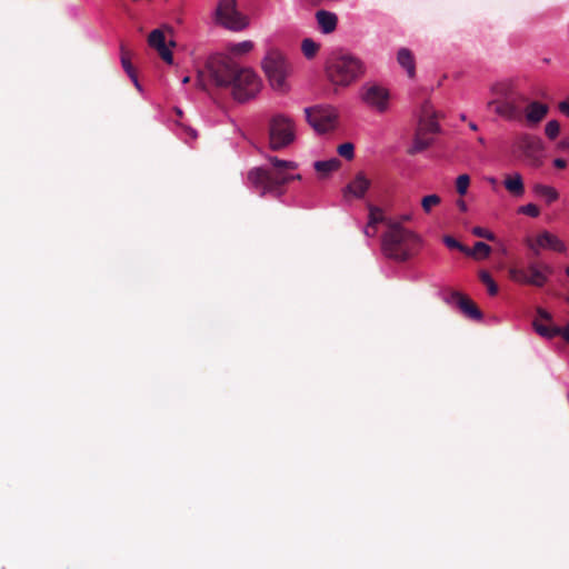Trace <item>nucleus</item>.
Wrapping results in <instances>:
<instances>
[{
    "mask_svg": "<svg viewBox=\"0 0 569 569\" xmlns=\"http://www.w3.org/2000/svg\"><path fill=\"white\" fill-rule=\"evenodd\" d=\"M206 68L212 83L218 88L230 89L231 96L238 102H246L260 91L261 81L256 72L241 67L230 56H212Z\"/></svg>",
    "mask_w": 569,
    "mask_h": 569,
    "instance_id": "f257e3e1",
    "label": "nucleus"
},
{
    "mask_svg": "<svg viewBox=\"0 0 569 569\" xmlns=\"http://www.w3.org/2000/svg\"><path fill=\"white\" fill-rule=\"evenodd\" d=\"M271 167L262 166L248 172V181L252 189L260 196L270 194L279 198L284 193V186L292 180H301L300 174H291L297 169L293 161L282 160L277 157L268 158Z\"/></svg>",
    "mask_w": 569,
    "mask_h": 569,
    "instance_id": "f03ea898",
    "label": "nucleus"
},
{
    "mask_svg": "<svg viewBox=\"0 0 569 569\" xmlns=\"http://www.w3.org/2000/svg\"><path fill=\"white\" fill-rule=\"evenodd\" d=\"M495 98L488 101L487 107L507 121H521L525 103L528 97L518 90L512 81L497 82L491 87Z\"/></svg>",
    "mask_w": 569,
    "mask_h": 569,
    "instance_id": "7ed1b4c3",
    "label": "nucleus"
},
{
    "mask_svg": "<svg viewBox=\"0 0 569 569\" xmlns=\"http://www.w3.org/2000/svg\"><path fill=\"white\" fill-rule=\"evenodd\" d=\"M421 246V238L402 227L400 222H388V230L382 236L383 253L396 261H407Z\"/></svg>",
    "mask_w": 569,
    "mask_h": 569,
    "instance_id": "20e7f679",
    "label": "nucleus"
},
{
    "mask_svg": "<svg viewBox=\"0 0 569 569\" xmlns=\"http://www.w3.org/2000/svg\"><path fill=\"white\" fill-rule=\"evenodd\" d=\"M366 72L363 62L349 53L330 57L326 63L328 80L335 86L348 87Z\"/></svg>",
    "mask_w": 569,
    "mask_h": 569,
    "instance_id": "39448f33",
    "label": "nucleus"
},
{
    "mask_svg": "<svg viewBox=\"0 0 569 569\" xmlns=\"http://www.w3.org/2000/svg\"><path fill=\"white\" fill-rule=\"evenodd\" d=\"M262 68L274 90L281 92L288 90L286 79L290 72V67L280 51L270 50L262 61Z\"/></svg>",
    "mask_w": 569,
    "mask_h": 569,
    "instance_id": "423d86ee",
    "label": "nucleus"
},
{
    "mask_svg": "<svg viewBox=\"0 0 569 569\" xmlns=\"http://www.w3.org/2000/svg\"><path fill=\"white\" fill-rule=\"evenodd\" d=\"M508 273L517 283L541 288L548 282L552 269L547 263L530 262L527 268L510 267Z\"/></svg>",
    "mask_w": 569,
    "mask_h": 569,
    "instance_id": "0eeeda50",
    "label": "nucleus"
},
{
    "mask_svg": "<svg viewBox=\"0 0 569 569\" xmlns=\"http://www.w3.org/2000/svg\"><path fill=\"white\" fill-rule=\"evenodd\" d=\"M293 121L283 114H276L269 121V144L272 150H281L295 141Z\"/></svg>",
    "mask_w": 569,
    "mask_h": 569,
    "instance_id": "6e6552de",
    "label": "nucleus"
},
{
    "mask_svg": "<svg viewBox=\"0 0 569 569\" xmlns=\"http://www.w3.org/2000/svg\"><path fill=\"white\" fill-rule=\"evenodd\" d=\"M213 20L218 26L231 31H241L248 26L247 18L237 8V0H219Z\"/></svg>",
    "mask_w": 569,
    "mask_h": 569,
    "instance_id": "1a4fd4ad",
    "label": "nucleus"
},
{
    "mask_svg": "<svg viewBox=\"0 0 569 569\" xmlns=\"http://www.w3.org/2000/svg\"><path fill=\"white\" fill-rule=\"evenodd\" d=\"M308 123L318 132L326 133L335 129L338 113L331 106H313L305 109Z\"/></svg>",
    "mask_w": 569,
    "mask_h": 569,
    "instance_id": "9d476101",
    "label": "nucleus"
},
{
    "mask_svg": "<svg viewBox=\"0 0 569 569\" xmlns=\"http://www.w3.org/2000/svg\"><path fill=\"white\" fill-rule=\"evenodd\" d=\"M360 100L370 109L383 113L389 109L390 92L377 83H365L359 91Z\"/></svg>",
    "mask_w": 569,
    "mask_h": 569,
    "instance_id": "9b49d317",
    "label": "nucleus"
},
{
    "mask_svg": "<svg viewBox=\"0 0 569 569\" xmlns=\"http://www.w3.org/2000/svg\"><path fill=\"white\" fill-rule=\"evenodd\" d=\"M516 147L531 166L539 167L542 163L545 148L539 137L522 133L517 138Z\"/></svg>",
    "mask_w": 569,
    "mask_h": 569,
    "instance_id": "f8f14e48",
    "label": "nucleus"
},
{
    "mask_svg": "<svg viewBox=\"0 0 569 569\" xmlns=\"http://www.w3.org/2000/svg\"><path fill=\"white\" fill-rule=\"evenodd\" d=\"M148 44L154 49L161 59L169 63H173V54L170 50V47H174V41H169V46L167 44L166 37L162 29H154L148 36Z\"/></svg>",
    "mask_w": 569,
    "mask_h": 569,
    "instance_id": "ddd939ff",
    "label": "nucleus"
},
{
    "mask_svg": "<svg viewBox=\"0 0 569 569\" xmlns=\"http://www.w3.org/2000/svg\"><path fill=\"white\" fill-rule=\"evenodd\" d=\"M527 244L537 256L539 254V249H550L557 252L566 251L565 243L549 231L539 233L535 241L528 239Z\"/></svg>",
    "mask_w": 569,
    "mask_h": 569,
    "instance_id": "4468645a",
    "label": "nucleus"
},
{
    "mask_svg": "<svg viewBox=\"0 0 569 569\" xmlns=\"http://www.w3.org/2000/svg\"><path fill=\"white\" fill-rule=\"evenodd\" d=\"M448 303H455L460 311L471 320H481L482 312L478 306L467 296L458 291H452L447 299Z\"/></svg>",
    "mask_w": 569,
    "mask_h": 569,
    "instance_id": "2eb2a0df",
    "label": "nucleus"
},
{
    "mask_svg": "<svg viewBox=\"0 0 569 569\" xmlns=\"http://www.w3.org/2000/svg\"><path fill=\"white\" fill-rule=\"evenodd\" d=\"M549 106L538 100H530L528 98V102L525 103L523 107V116L528 126H538L548 114Z\"/></svg>",
    "mask_w": 569,
    "mask_h": 569,
    "instance_id": "dca6fc26",
    "label": "nucleus"
},
{
    "mask_svg": "<svg viewBox=\"0 0 569 569\" xmlns=\"http://www.w3.org/2000/svg\"><path fill=\"white\" fill-rule=\"evenodd\" d=\"M370 187V180L365 176L363 172H358L355 179L347 184L343 190L345 197L352 194L356 198H362Z\"/></svg>",
    "mask_w": 569,
    "mask_h": 569,
    "instance_id": "f3484780",
    "label": "nucleus"
},
{
    "mask_svg": "<svg viewBox=\"0 0 569 569\" xmlns=\"http://www.w3.org/2000/svg\"><path fill=\"white\" fill-rule=\"evenodd\" d=\"M417 130L425 131L427 134L438 133L440 131V127L437 122L436 112L430 111L429 108L426 107Z\"/></svg>",
    "mask_w": 569,
    "mask_h": 569,
    "instance_id": "a211bd4d",
    "label": "nucleus"
},
{
    "mask_svg": "<svg viewBox=\"0 0 569 569\" xmlns=\"http://www.w3.org/2000/svg\"><path fill=\"white\" fill-rule=\"evenodd\" d=\"M503 186L507 191L516 198H520L525 193L523 179L522 176L518 172L513 174H507L503 180Z\"/></svg>",
    "mask_w": 569,
    "mask_h": 569,
    "instance_id": "6ab92c4d",
    "label": "nucleus"
},
{
    "mask_svg": "<svg viewBox=\"0 0 569 569\" xmlns=\"http://www.w3.org/2000/svg\"><path fill=\"white\" fill-rule=\"evenodd\" d=\"M316 18L323 33H331L336 30L338 18L335 13L326 10H319L316 13Z\"/></svg>",
    "mask_w": 569,
    "mask_h": 569,
    "instance_id": "aec40b11",
    "label": "nucleus"
},
{
    "mask_svg": "<svg viewBox=\"0 0 569 569\" xmlns=\"http://www.w3.org/2000/svg\"><path fill=\"white\" fill-rule=\"evenodd\" d=\"M120 54H121V64H122V68L124 69L126 73L129 76V78L132 80L134 87L138 89V90H141V86L138 81V77H137V73H136V70L131 63V53L129 50H127V48L121 44L120 47Z\"/></svg>",
    "mask_w": 569,
    "mask_h": 569,
    "instance_id": "412c9836",
    "label": "nucleus"
},
{
    "mask_svg": "<svg viewBox=\"0 0 569 569\" xmlns=\"http://www.w3.org/2000/svg\"><path fill=\"white\" fill-rule=\"evenodd\" d=\"M397 60L399 64L407 70L408 76L413 78L416 73V66L411 51L407 48H401L398 51Z\"/></svg>",
    "mask_w": 569,
    "mask_h": 569,
    "instance_id": "4be33fe9",
    "label": "nucleus"
},
{
    "mask_svg": "<svg viewBox=\"0 0 569 569\" xmlns=\"http://www.w3.org/2000/svg\"><path fill=\"white\" fill-rule=\"evenodd\" d=\"M533 192L545 199L547 204H551L552 202L557 201L559 198V192L550 186L542 184V183H536L533 186Z\"/></svg>",
    "mask_w": 569,
    "mask_h": 569,
    "instance_id": "5701e85b",
    "label": "nucleus"
},
{
    "mask_svg": "<svg viewBox=\"0 0 569 569\" xmlns=\"http://www.w3.org/2000/svg\"><path fill=\"white\" fill-rule=\"evenodd\" d=\"M432 143V138L429 134L425 133V131L417 130L413 144L409 149V153L415 154L423 151Z\"/></svg>",
    "mask_w": 569,
    "mask_h": 569,
    "instance_id": "b1692460",
    "label": "nucleus"
},
{
    "mask_svg": "<svg viewBox=\"0 0 569 569\" xmlns=\"http://www.w3.org/2000/svg\"><path fill=\"white\" fill-rule=\"evenodd\" d=\"M341 161L338 158H332L325 161H316L315 170L322 176L333 172L339 169Z\"/></svg>",
    "mask_w": 569,
    "mask_h": 569,
    "instance_id": "393cba45",
    "label": "nucleus"
},
{
    "mask_svg": "<svg viewBox=\"0 0 569 569\" xmlns=\"http://www.w3.org/2000/svg\"><path fill=\"white\" fill-rule=\"evenodd\" d=\"M368 222L375 226H378L379 223H386L388 226V222L392 221L386 218L385 212L381 208L369 204Z\"/></svg>",
    "mask_w": 569,
    "mask_h": 569,
    "instance_id": "a878e982",
    "label": "nucleus"
},
{
    "mask_svg": "<svg viewBox=\"0 0 569 569\" xmlns=\"http://www.w3.org/2000/svg\"><path fill=\"white\" fill-rule=\"evenodd\" d=\"M532 326L537 333L546 338H553L559 336L560 328L559 327H549L540 322L539 319L533 320Z\"/></svg>",
    "mask_w": 569,
    "mask_h": 569,
    "instance_id": "bb28decb",
    "label": "nucleus"
},
{
    "mask_svg": "<svg viewBox=\"0 0 569 569\" xmlns=\"http://www.w3.org/2000/svg\"><path fill=\"white\" fill-rule=\"evenodd\" d=\"M421 208L426 214H430L436 207H438L441 203L440 196L432 193L425 196L421 199Z\"/></svg>",
    "mask_w": 569,
    "mask_h": 569,
    "instance_id": "cd10ccee",
    "label": "nucleus"
},
{
    "mask_svg": "<svg viewBox=\"0 0 569 569\" xmlns=\"http://www.w3.org/2000/svg\"><path fill=\"white\" fill-rule=\"evenodd\" d=\"M253 49V42L246 40L238 43H232L228 47V51L234 56H242L250 52Z\"/></svg>",
    "mask_w": 569,
    "mask_h": 569,
    "instance_id": "c85d7f7f",
    "label": "nucleus"
},
{
    "mask_svg": "<svg viewBox=\"0 0 569 569\" xmlns=\"http://www.w3.org/2000/svg\"><path fill=\"white\" fill-rule=\"evenodd\" d=\"M479 279L487 287L488 293L490 296H496L498 293V284L495 282V280L492 279L491 274L488 271L481 270L479 272Z\"/></svg>",
    "mask_w": 569,
    "mask_h": 569,
    "instance_id": "c756f323",
    "label": "nucleus"
},
{
    "mask_svg": "<svg viewBox=\"0 0 569 569\" xmlns=\"http://www.w3.org/2000/svg\"><path fill=\"white\" fill-rule=\"evenodd\" d=\"M490 252L491 248L487 243L478 241L475 243L473 249H470V253L467 254L476 258H487Z\"/></svg>",
    "mask_w": 569,
    "mask_h": 569,
    "instance_id": "7c9ffc66",
    "label": "nucleus"
},
{
    "mask_svg": "<svg viewBox=\"0 0 569 569\" xmlns=\"http://www.w3.org/2000/svg\"><path fill=\"white\" fill-rule=\"evenodd\" d=\"M301 50L306 58L311 59L318 52L319 44L316 43L312 39L307 38L301 43Z\"/></svg>",
    "mask_w": 569,
    "mask_h": 569,
    "instance_id": "2f4dec72",
    "label": "nucleus"
},
{
    "mask_svg": "<svg viewBox=\"0 0 569 569\" xmlns=\"http://www.w3.org/2000/svg\"><path fill=\"white\" fill-rule=\"evenodd\" d=\"M545 133L550 140H555L560 133V123L557 120H550L545 127Z\"/></svg>",
    "mask_w": 569,
    "mask_h": 569,
    "instance_id": "473e14b6",
    "label": "nucleus"
},
{
    "mask_svg": "<svg viewBox=\"0 0 569 569\" xmlns=\"http://www.w3.org/2000/svg\"><path fill=\"white\" fill-rule=\"evenodd\" d=\"M470 184V177L468 174H460L456 180V189L460 196H465Z\"/></svg>",
    "mask_w": 569,
    "mask_h": 569,
    "instance_id": "72a5a7b5",
    "label": "nucleus"
},
{
    "mask_svg": "<svg viewBox=\"0 0 569 569\" xmlns=\"http://www.w3.org/2000/svg\"><path fill=\"white\" fill-rule=\"evenodd\" d=\"M442 240L443 243L450 249H457L463 253H470V249L468 247L463 246L451 236H445Z\"/></svg>",
    "mask_w": 569,
    "mask_h": 569,
    "instance_id": "f704fd0d",
    "label": "nucleus"
},
{
    "mask_svg": "<svg viewBox=\"0 0 569 569\" xmlns=\"http://www.w3.org/2000/svg\"><path fill=\"white\" fill-rule=\"evenodd\" d=\"M338 153L348 160H351L355 156V147L351 142H345L338 147Z\"/></svg>",
    "mask_w": 569,
    "mask_h": 569,
    "instance_id": "c9c22d12",
    "label": "nucleus"
},
{
    "mask_svg": "<svg viewBox=\"0 0 569 569\" xmlns=\"http://www.w3.org/2000/svg\"><path fill=\"white\" fill-rule=\"evenodd\" d=\"M518 212L532 218H537L540 214V209L535 203H528L519 207Z\"/></svg>",
    "mask_w": 569,
    "mask_h": 569,
    "instance_id": "e433bc0d",
    "label": "nucleus"
},
{
    "mask_svg": "<svg viewBox=\"0 0 569 569\" xmlns=\"http://www.w3.org/2000/svg\"><path fill=\"white\" fill-rule=\"evenodd\" d=\"M471 232L476 237L485 238L489 241H495V239H496V236L491 231H489L482 227H475V228H472Z\"/></svg>",
    "mask_w": 569,
    "mask_h": 569,
    "instance_id": "4c0bfd02",
    "label": "nucleus"
},
{
    "mask_svg": "<svg viewBox=\"0 0 569 569\" xmlns=\"http://www.w3.org/2000/svg\"><path fill=\"white\" fill-rule=\"evenodd\" d=\"M559 111L569 118V97L558 103Z\"/></svg>",
    "mask_w": 569,
    "mask_h": 569,
    "instance_id": "58836bf2",
    "label": "nucleus"
},
{
    "mask_svg": "<svg viewBox=\"0 0 569 569\" xmlns=\"http://www.w3.org/2000/svg\"><path fill=\"white\" fill-rule=\"evenodd\" d=\"M377 226L375 224H371L370 222L367 223L366 228H365V234L367 237H375L377 234Z\"/></svg>",
    "mask_w": 569,
    "mask_h": 569,
    "instance_id": "ea45409f",
    "label": "nucleus"
},
{
    "mask_svg": "<svg viewBox=\"0 0 569 569\" xmlns=\"http://www.w3.org/2000/svg\"><path fill=\"white\" fill-rule=\"evenodd\" d=\"M537 313H538L539 319H541V320L550 322L552 319L551 315L542 308H538Z\"/></svg>",
    "mask_w": 569,
    "mask_h": 569,
    "instance_id": "a19ab883",
    "label": "nucleus"
},
{
    "mask_svg": "<svg viewBox=\"0 0 569 569\" xmlns=\"http://www.w3.org/2000/svg\"><path fill=\"white\" fill-rule=\"evenodd\" d=\"M553 166L558 169H565L567 167V161L562 158H557L553 161Z\"/></svg>",
    "mask_w": 569,
    "mask_h": 569,
    "instance_id": "79ce46f5",
    "label": "nucleus"
},
{
    "mask_svg": "<svg viewBox=\"0 0 569 569\" xmlns=\"http://www.w3.org/2000/svg\"><path fill=\"white\" fill-rule=\"evenodd\" d=\"M559 336H561L567 342H569V323L563 328H560Z\"/></svg>",
    "mask_w": 569,
    "mask_h": 569,
    "instance_id": "37998d69",
    "label": "nucleus"
},
{
    "mask_svg": "<svg viewBox=\"0 0 569 569\" xmlns=\"http://www.w3.org/2000/svg\"><path fill=\"white\" fill-rule=\"evenodd\" d=\"M457 206L462 212H466L468 209L467 203L461 199L457 201Z\"/></svg>",
    "mask_w": 569,
    "mask_h": 569,
    "instance_id": "c03bdc74",
    "label": "nucleus"
},
{
    "mask_svg": "<svg viewBox=\"0 0 569 569\" xmlns=\"http://www.w3.org/2000/svg\"><path fill=\"white\" fill-rule=\"evenodd\" d=\"M198 86H199L201 89H203V90H206V89H207V87H206L204 82L202 81V73H199V76H198Z\"/></svg>",
    "mask_w": 569,
    "mask_h": 569,
    "instance_id": "a18cd8bd",
    "label": "nucleus"
},
{
    "mask_svg": "<svg viewBox=\"0 0 569 569\" xmlns=\"http://www.w3.org/2000/svg\"><path fill=\"white\" fill-rule=\"evenodd\" d=\"M411 219H412V216H411V214H409V213H408V214H402V216L400 217V221H399V222H400V223H401V222H407V221H410Z\"/></svg>",
    "mask_w": 569,
    "mask_h": 569,
    "instance_id": "49530a36",
    "label": "nucleus"
},
{
    "mask_svg": "<svg viewBox=\"0 0 569 569\" xmlns=\"http://www.w3.org/2000/svg\"><path fill=\"white\" fill-rule=\"evenodd\" d=\"M469 128L473 131L478 130V126L475 122H470Z\"/></svg>",
    "mask_w": 569,
    "mask_h": 569,
    "instance_id": "de8ad7c7",
    "label": "nucleus"
},
{
    "mask_svg": "<svg viewBox=\"0 0 569 569\" xmlns=\"http://www.w3.org/2000/svg\"><path fill=\"white\" fill-rule=\"evenodd\" d=\"M189 133H190V136H191L193 139H196V138H197V132H196L194 130L189 129Z\"/></svg>",
    "mask_w": 569,
    "mask_h": 569,
    "instance_id": "09e8293b",
    "label": "nucleus"
},
{
    "mask_svg": "<svg viewBox=\"0 0 569 569\" xmlns=\"http://www.w3.org/2000/svg\"><path fill=\"white\" fill-rule=\"evenodd\" d=\"M190 82V77L189 76H186L183 79H182V83H189Z\"/></svg>",
    "mask_w": 569,
    "mask_h": 569,
    "instance_id": "8fccbe9b",
    "label": "nucleus"
},
{
    "mask_svg": "<svg viewBox=\"0 0 569 569\" xmlns=\"http://www.w3.org/2000/svg\"><path fill=\"white\" fill-rule=\"evenodd\" d=\"M561 144H562V147H569V143L565 142V141H562Z\"/></svg>",
    "mask_w": 569,
    "mask_h": 569,
    "instance_id": "3c124183",
    "label": "nucleus"
},
{
    "mask_svg": "<svg viewBox=\"0 0 569 569\" xmlns=\"http://www.w3.org/2000/svg\"><path fill=\"white\" fill-rule=\"evenodd\" d=\"M478 140H479L480 143L485 142L483 138H481V137Z\"/></svg>",
    "mask_w": 569,
    "mask_h": 569,
    "instance_id": "603ef678",
    "label": "nucleus"
},
{
    "mask_svg": "<svg viewBox=\"0 0 569 569\" xmlns=\"http://www.w3.org/2000/svg\"><path fill=\"white\" fill-rule=\"evenodd\" d=\"M490 182H491V183H496V179H495V178H491V179H490Z\"/></svg>",
    "mask_w": 569,
    "mask_h": 569,
    "instance_id": "864d4df0",
    "label": "nucleus"
},
{
    "mask_svg": "<svg viewBox=\"0 0 569 569\" xmlns=\"http://www.w3.org/2000/svg\"><path fill=\"white\" fill-rule=\"evenodd\" d=\"M566 273L569 277V267L567 268Z\"/></svg>",
    "mask_w": 569,
    "mask_h": 569,
    "instance_id": "5fc2aeb1",
    "label": "nucleus"
}]
</instances>
